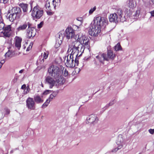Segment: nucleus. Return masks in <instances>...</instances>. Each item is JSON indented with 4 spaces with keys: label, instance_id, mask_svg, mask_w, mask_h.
Instances as JSON below:
<instances>
[{
    "label": "nucleus",
    "instance_id": "obj_6",
    "mask_svg": "<svg viewBox=\"0 0 154 154\" xmlns=\"http://www.w3.org/2000/svg\"><path fill=\"white\" fill-rule=\"evenodd\" d=\"M43 14V10L38 6L34 7L32 12L31 15L34 19L40 18Z\"/></svg>",
    "mask_w": 154,
    "mask_h": 154
},
{
    "label": "nucleus",
    "instance_id": "obj_46",
    "mask_svg": "<svg viewBox=\"0 0 154 154\" xmlns=\"http://www.w3.org/2000/svg\"><path fill=\"white\" fill-rule=\"evenodd\" d=\"M58 93V91H54L53 92V93L52 94L55 97L56 96L57 94Z\"/></svg>",
    "mask_w": 154,
    "mask_h": 154
},
{
    "label": "nucleus",
    "instance_id": "obj_55",
    "mask_svg": "<svg viewBox=\"0 0 154 154\" xmlns=\"http://www.w3.org/2000/svg\"><path fill=\"white\" fill-rule=\"evenodd\" d=\"M31 48H32V47H30V46H29L28 48H27V50H26V51H29V50L30 49H31Z\"/></svg>",
    "mask_w": 154,
    "mask_h": 154
},
{
    "label": "nucleus",
    "instance_id": "obj_49",
    "mask_svg": "<svg viewBox=\"0 0 154 154\" xmlns=\"http://www.w3.org/2000/svg\"><path fill=\"white\" fill-rule=\"evenodd\" d=\"M8 1V0H0L1 3L4 4L6 3Z\"/></svg>",
    "mask_w": 154,
    "mask_h": 154
},
{
    "label": "nucleus",
    "instance_id": "obj_62",
    "mask_svg": "<svg viewBox=\"0 0 154 154\" xmlns=\"http://www.w3.org/2000/svg\"><path fill=\"white\" fill-rule=\"evenodd\" d=\"M42 87H43V85L42 84Z\"/></svg>",
    "mask_w": 154,
    "mask_h": 154
},
{
    "label": "nucleus",
    "instance_id": "obj_57",
    "mask_svg": "<svg viewBox=\"0 0 154 154\" xmlns=\"http://www.w3.org/2000/svg\"><path fill=\"white\" fill-rule=\"evenodd\" d=\"M2 65V64H1V63H0V69L1 68Z\"/></svg>",
    "mask_w": 154,
    "mask_h": 154
},
{
    "label": "nucleus",
    "instance_id": "obj_9",
    "mask_svg": "<svg viewBox=\"0 0 154 154\" xmlns=\"http://www.w3.org/2000/svg\"><path fill=\"white\" fill-rule=\"evenodd\" d=\"M26 106L28 109L29 110H34L35 108V103L33 99L29 97L26 100Z\"/></svg>",
    "mask_w": 154,
    "mask_h": 154
},
{
    "label": "nucleus",
    "instance_id": "obj_26",
    "mask_svg": "<svg viewBox=\"0 0 154 154\" xmlns=\"http://www.w3.org/2000/svg\"><path fill=\"white\" fill-rule=\"evenodd\" d=\"M115 57V54H113V52L111 50H109L108 51L107 54V57L109 59H113Z\"/></svg>",
    "mask_w": 154,
    "mask_h": 154
},
{
    "label": "nucleus",
    "instance_id": "obj_23",
    "mask_svg": "<svg viewBox=\"0 0 154 154\" xmlns=\"http://www.w3.org/2000/svg\"><path fill=\"white\" fill-rule=\"evenodd\" d=\"M16 18H17V16H16V15H15V14H13L12 13H11L8 17L7 19L10 21L12 22L14 21Z\"/></svg>",
    "mask_w": 154,
    "mask_h": 154
},
{
    "label": "nucleus",
    "instance_id": "obj_19",
    "mask_svg": "<svg viewBox=\"0 0 154 154\" xmlns=\"http://www.w3.org/2000/svg\"><path fill=\"white\" fill-rule=\"evenodd\" d=\"M42 97L43 96L42 95L41 97L38 94H37L34 95L33 99L35 103L38 104L42 103L43 102L44 100L42 98Z\"/></svg>",
    "mask_w": 154,
    "mask_h": 154
},
{
    "label": "nucleus",
    "instance_id": "obj_51",
    "mask_svg": "<svg viewBox=\"0 0 154 154\" xmlns=\"http://www.w3.org/2000/svg\"><path fill=\"white\" fill-rule=\"evenodd\" d=\"M150 13L151 14V15L152 16L154 17V10L151 11L150 12Z\"/></svg>",
    "mask_w": 154,
    "mask_h": 154
},
{
    "label": "nucleus",
    "instance_id": "obj_38",
    "mask_svg": "<svg viewBox=\"0 0 154 154\" xmlns=\"http://www.w3.org/2000/svg\"><path fill=\"white\" fill-rule=\"evenodd\" d=\"M72 28L75 29V30L79 31L80 30V28L78 26L74 25L72 26Z\"/></svg>",
    "mask_w": 154,
    "mask_h": 154
},
{
    "label": "nucleus",
    "instance_id": "obj_13",
    "mask_svg": "<svg viewBox=\"0 0 154 154\" xmlns=\"http://www.w3.org/2000/svg\"><path fill=\"white\" fill-rule=\"evenodd\" d=\"M87 120L89 123L95 124L97 123L98 119L96 115L91 114L87 117Z\"/></svg>",
    "mask_w": 154,
    "mask_h": 154
},
{
    "label": "nucleus",
    "instance_id": "obj_33",
    "mask_svg": "<svg viewBox=\"0 0 154 154\" xmlns=\"http://www.w3.org/2000/svg\"><path fill=\"white\" fill-rule=\"evenodd\" d=\"M75 66V64L74 63V59H72L71 62H69V66L70 68H73Z\"/></svg>",
    "mask_w": 154,
    "mask_h": 154
},
{
    "label": "nucleus",
    "instance_id": "obj_24",
    "mask_svg": "<svg viewBox=\"0 0 154 154\" xmlns=\"http://www.w3.org/2000/svg\"><path fill=\"white\" fill-rule=\"evenodd\" d=\"M74 57H72V56L70 54V55H68L66 57V62L65 63L67 66L68 67L69 66V62H71L72 59H74Z\"/></svg>",
    "mask_w": 154,
    "mask_h": 154
},
{
    "label": "nucleus",
    "instance_id": "obj_56",
    "mask_svg": "<svg viewBox=\"0 0 154 154\" xmlns=\"http://www.w3.org/2000/svg\"><path fill=\"white\" fill-rule=\"evenodd\" d=\"M77 20L78 21H81V18H77Z\"/></svg>",
    "mask_w": 154,
    "mask_h": 154
},
{
    "label": "nucleus",
    "instance_id": "obj_45",
    "mask_svg": "<svg viewBox=\"0 0 154 154\" xmlns=\"http://www.w3.org/2000/svg\"><path fill=\"white\" fill-rule=\"evenodd\" d=\"M119 149V146H118L117 148H116L112 150L111 152H116L119 149Z\"/></svg>",
    "mask_w": 154,
    "mask_h": 154
},
{
    "label": "nucleus",
    "instance_id": "obj_15",
    "mask_svg": "<svg viewBox=\"0 0 154 154\" xmlns=\"http://www.w3.org/2000/svg\"><path fill=\"white\" fill-rule=\"evenodd\" d=\"M115 13L117 14L118 16V17L119 18L120 21L123 22L125 21L126 18L123 15V11L121 8L118 9Z\"/></svg>",
    "mask_w": 154,
    "mask_h": 154
},
{
    "label": "nucleus",
    "instance_id": "obj_53",
    "mask_svg": "<svg viewBox=\"0 0 154 154\" xmlns=\"http://www.w3.org/2000/svg\"><path fill=\"white\" fill-rule=\"evenodd\" d=\"M5 60H2L1 62H0V63H1V64H2V65L3 64H4L5 62Z\"/></svg>",
    "mask_w": 154,
    "mask_h": 154
},
{
    "label": "nucleus",
    "instance_id": "obj_11",
    "mask_svg": "<svg viewBox=\"0 0 154 154\" xmlns=\"http://www.w3.org/2000/svg\"><path fill=\"white\" fill-rule=\"evenodd\" d=\"M10 13H12L16 15L17 18H19L22 14V11L20 8L17 7H13L10 11Z\"/></svg>",
    "mask_w": 154,
    "mask_h": 154
},
{
    "label": "nucleus",
    "instance_id": "obj_12",
    "mask_svg": "<svg viewBox=\"0 0 154 154\" xmlns=\"http://www.w3.org/2000/svg\"><path fill=\"white\" fill-rule=\"evenodd\" d=\"M66 35L67 39L72 38L74 37L75 32L74 30L70 27H68L66 30Z\"/></svg>",
    "mask_w": 154,
    "mask_h": 154
},
{
    "label": "nucleus",
    "instance_id": "obj_47",
    "mask_svg": "<svg viewBox=\"0 0 154 154\" xmlns=\"http://www.w3.org/2000/svg\"><path fill=\"white\" fill-rule=\"evenodd\" d=\"M51 11H47V13L48 15H51L53 14V13Z\"/></svg>",
    "mask_w": 154,
    "mask_h": 154
},
{
    "label": "nucleus",
    "instance_id": "obj_20",
    "mask_svg": "<svg viewBox=\"0 0 154 154\" xmlns=\"http://www.w3.org/2000/svg\"><path fill=\"white\" fill-rule=\"evenodd\" d=\"M49 54L48 52V51H45L44 52L43 54V58H42V56H39V60H38L37 63H39V61H40V63L41 64H42L44 62V59H46L48 57Z\"/></svg>",
    "mask_w": 154,
    "mask_h": 154
},
{
    "label": "nucleus",
    "instance_id": "obj_39",
    "mask_svg": "<svg viewBox=\"0 0 154 154\" xmlns=\"http://www.w3.org/2000/svg\"><path fill=\"white\" fill-rule=\"evenodd\" d=\"M51 91L49 90H46L44 91L42 94V95L43 96V95H47L50 93Z\"/></svg>",
    "mask_w": 154,
    "mask_h": 154
},
{
    "label": "nucleus",
    "instance_id": "obj_60",
    "mask_svg": "<svg viewBox=\"0 0 154 154\" xmlns=\"http://www.w3.org/2000/svg\"><path fill=\"white\" fill-rule=\"evenodd\" d=\"M69 49H68V52H69Z\"/></svg>",
    "mask_w": 154,
    "mask_h": 154
},
{
    "label": "nucleus",
    "instance_id": "obj_25",
    "mask_svg": "<svg viewBox=\"0 0 154 154\" xmlns=\"http://www.w3.org/2000/svg\"><path fill=\"white\" fill-rule=\"evenodd\" d=\"M19 6L22 8L23 11L24 12H26L28 10V4L24 3H20L19 4Z\"/></svg>",
    "mask_w": 154,
    "mask_h": 154
},
{
    "label": "nucleus",
    "instance_id": "obj_2",
    "mask_svg": "<svg viewBox=\"0 0 154 154\" xmlns=\"http://www.w3.org/2000/svg\"><path fill=\"white\" fill-rule=\"evenodd\" d=\"M48 72L50 75L54 78V79H59L63 77L60 74V69L57 66L51 65L48 69Z\"/></svg>",
    "mask_w": 154,
    "mask_h": 154
},
{
    "label": "nucleus",
    "instance_id": "obj_48",
    "mask_svg": "<svg viewBox=\"0 0 154 154\" xmlns=\"http://www.w3.org/2000/svg\"><path fill=\"white\" fill-rule=\"evenodd\" d=\"M149 132L151 134H153L154 133V129H150L149 130Z\"/></svg>",
    "mask_w": 154,
    "mask_h": 154
},
{
    "label": "nucleus",
    "instance_id": "obj_8",
    "mask_svg": "<svg viewBox=\"0 0 154 154\" xmlns=\"http://www.w3.org/2000/svg\"><path fill=\"white\" fill-rule=\"evenodd\" d=\"M26 31V37L29 39L34 37L36 35V31L35 28L32 26L31 24L29 25V27Z\"/></svg>",
    "mask_w": 154,
    "mask_h": 154
},
{
    "label": "nucleus",
    "instance_id": "obj_30",
    "mask_svg": "<svg viewBox=\"0 0 154 154\" xmlns=\"http://www.w3.org/2000/svg\"><path fill=\"white\" fill-rule=\"evenodd\" d=\"M115 50L116 51H118L122 49V47L120 43H118L115 46Z\"/></svg>",
    "mask_w": 154,
    "mask_h": 154
},
{
    "label": "nucleus",
    "instance_id": "obj_35",
    "mask_svg": "<svg viewBox=\"0 0 154 154\" xmlns=\"http://www.w3.org/2000/svg\"><path fill=\"white\" fill-rule=\"evenodd\" d=\"M96 7L94 6L93 8H91L89 11V13L90 14H92L93 12L96 10Z\"/></svg>",
    "mask_w": 154,
    "mask_h": 154
},
{
    "label": "nucleus",
    "instance_id": "obj_44",
    "mask_svg": "<svg viewBox=\"0 0 154 154\" xmlns=\"http://www.w3.org/2000/svg\"><path fill=\"white\" fill-rule=\"evenodd\" d=\"M81 51H82V53H83L85 50V48H87L85 47V46H84L82 45L81 46Z\"/></svg>",
    "mask_w": 154,
    "mask_h": 154
},
{
    "label": "nucleus",
    "instance_id": "obj_61",
    "mask_svg": "<svg viewBox=\"0 0 154 154\" xmlns=\"http://www.w3.org/2000/svg\"><path fill=\"white\" fill-rule=\"evenodd\" d=\"M81 54H80V55H79V56H80L81 55Z\"/></svg>",
    "mask_w": 154,
    "mask_h": 154
},
{
    "label": "nucleus",
    "instance_id": "obj_32",
    "mask_svg": "<svg viewBox=\"0 0 154 154\" xmlns=\"http://www.w3.org/2000/svg\"><path fill=\"white\" fill-rule=\"evenodd\" d=\"M30 90V88L29 87V86L28 85L26 88L24 90L23 94H26L29 92Z\"/></svg>",
    "mask_w": 154,
    "mask_h": 154
},
{
    "label": "nucleus",
    "instance_id": "obj_16",
    "mask_svg": "<svg viewBox=\"0 0 154 154\" xmlns=\"http://www.w3.org/2000/svg\"><path fill=\"white\" fill-rule=\"evenodd\" d=\"M79 47H76L75 45H74L73 47L70 49V51L72 50V52L70 54L72 56V57H77L79 52Z\"/></svg>",
    "mask_w": 154,
    "mask_h": 154
},
{
    "label": "nucleus",
    "instance_id": "obj_37",
    "mask_svg": "<svg viewBox=\"0 0 154 154\" xmlns=\"http://www.w3.org/2000/svg\"><path fill=\"white\" fill-rule=\"evenodd\" d=\"M74 63L75 66H78L79 64V61L77 57H75V60H74Z\"/></svg>",
    "mask_w": 154,
    "mask_h": 154
},
{
    "label": "nucleus",
    "instance_id": "obj_18",
    "mask_svg": "<svg viewBox=\"0 0 154 154\" xmlns=\"http://www.w3.org/2000/svg\"><path fill=\"white\" fill-rule=\"evenodd\" d=\"M29 25H31V24L30 23L28 22H26L23 24L20 25L18 27L17 29L18 32L20 31H23L26 29L27 26H28V27H29Z\"/></svg>",
    "mask_w": 154,
    "mask_h": 154
},
{
    "label": "nucleus",
    "instance_id": "obj_52",
    "mask_svg": "<svg viewBox=\"0 0 154 154\" xmlns=\"http://www.w3.org/2000/svg\"><path fill=\"white\" fill-rule=\"evenodd\" d=\"M64 75L65 76H66L67 75H68V72L67 71H66H66H65Z\"/></svg>",
    "mask_w": 154,
    "mask_h": 154
},
{
    "label": "nucleus",
    "instance_id": "obj_14",
    "mask_svg": "<svg viewBox=\"0 0 154 154\" xmlns=\"http://www.w3.org/2000/svg\"><path fill=\"white\" fill-rule=\"evenodd\" d=\"M116 13L111 14L109 17V21L110 22L116 23L119 22V19Z\"/></svg>",
    "mask_w": 154,
    "mask_h": 154
},
{
    "label": "nucleus",
    "instance_id": "obj_21",
    "mask_svg": "<svg viewBox=\"0 0 154 154\" xmlns=\"http://www.w3.org/2000/svg\"><path fill=\"white\" fill-rule=\"evenodd\" d=\"M116 143L118 146H119V149H121L122 147L124 144L123 139L121 135H120L119 136Z\"/></svg>",
    "mask_w": 154,
    "mask_h": 154
},
{
    "label": "nucleus",
    "instance_id": "obj_29",
    "mask_svg": "<svg viewBox=\"0 0 154 154\" xmlns=\"http://www.w3.org/2000/svg\"><path fill=\"white\" fill-rule=\"evenodd\" d=\"M50 102V100L47 99L46 101L43 104L42 107L43 108H44L48 106Z\"/></svg>",
    "mask_w": 154,
    "mask_h": 154
},
{
    "label": "nucleus",
    "instance_id": "obj_31",
    "mask_svg": "<svg viewBox=\"0 0 154 154\" xmlns=\"http://www.w3.org/2000/svg\"><path fill=\"white\" fill-rule=\"evenodd\" d=\"M140 13L139 10L137 11L134 13V14H133L134 18V19H137L138 18L139 16Z\"/></svg>",
    "mask_w": 154,
    "mask_h": 154
},
{
    "label": "nucleus",
    "instance_id": "obj_7",
    "mask_svg": "<svg viewBox=\"0 0 154 154\" xmlns=\"http://www.w3.org/2000/svg\"><path fill=\"white\" fill-rule=\"evenodd\" d=\"M11 26L10 25L5 26L0 34V36L5 38L9 37L11 34Z\"/></svg>",
    "mask_w": 154,
    "mask_h": 154
},
{
    "label": "nucleus",
    "instance_id": "obj_34",
    "mask_svg": "<svg viewBox=\"0 0 154 154\" xmlns=\"http://www.w3.org/2000/svg\"><path fill=\"white\" fill-rule=\"evenodd\" d=\"M13 52L12 51L9 50L8 52L6 53L5 54V56L6 57H9L12 54Z\"/></svg>",
    "mask_w": 154,
    "mask_h": 154
},
{
    "label": "nucleus",
    "instance_id": "obj_54",
    "mask_svg": "<svg viewBox=\"0 0 154 154\" xmlns=\"http://www.w3.org/2000/svg\"><path fill=\"white\" fill-rule=\"evenodd\" d=\"M24 70V69H21L19 71V72L20 73H23V72Z\"/></svg>",
    "mask_w": 154,
    "mask_h": 154
},
{
    "label": "nucleus",
    "instance_id": "obj_40",
    "mask_svg": "<svg viewBox=\"0 0 154 154\" xmlns=\"http://www.w3.org/2000/svg\"><path fill=\"white\" fill-rule=\"evenodd\" d=\"M54 98H55V97H54L52 94H51L50 95L48 99H47L48 100H50V102L53 99H54Z\"/></svg>",
    "mask_w": 154,
    "mask_h": 154
},
{
    "label": "nucleus",
    "instance_id": "obj_3",
    "mask_svg": "<svg viewBox=\"0 0 154 154\" xmlns=\"http://www.w3.org/2000/svg\"><path fill=\"white\" fill-rule=\"evenodd\" d=\"M101 29L100 26L93 21L91 24L88 30V33L91 36H96L100 32Z\"/></svg>",
    "mask_w": 154,
    "mask_h": 154
},
{
    "label": "nucleus",
    "instance_id": "obj_42",
    "mask_svg": "<svg viewBox=\"0 0 154 154\" xmlns=\"http://www.w3.org/2000/svg\"><path fill=\"white\" fill-rule=\"evenodd\" d=\"M43 24V21L41 22L38 25V28H41L42 27Z\"/></svg>",
    "mask_w": 154,
    "mask_h": 154
},
{
    "label": "nucleus",
    "instance_id": "obj_22",
    "mask_svg": "<svg viewBox=\"0 0 154 154\" xmlns=\"http://www.w3.org/2000/svg\"><path fill=\"white\" fill-rule=\"evenodd\" d=\"M22 39L19 37H17L16 38L15 42V46L17 48L18 50L20 49L21 46V42Z\"/></svg>",
    "mask_w": 154,
    "mask_h": 154
},
{
    "label": "nucleus",
    "instance_id": "obj_1",
    "mask_svg": "<svg viewBox=\"0 0 154 154\" xmlns=\"http://www.w3.org/2000/svg\"><path fill=\"white\" fill-rule=\"evenodd\" d=\"M55 79L50 76H48L45 78V83L48 85L50 88H52L55 85L58 87L63 85L65 82L63 77Z\"/></svg>",
    "mask_w": 154,
    "mask_h": 154
},
{
    "label": "nucleus",
    "instance_id": "obj_41",
    "mask_svg": "<svg viewBox=\"0 0 154 154\" xmlns=\"http://www.w3.org/2000/svg\"><path fill=\"white\" fill-rule=\"evenodd\" d=\"M5 111L6 113H5V115H8L10 113V110L9 109H8L7 108H5Z\"/></svg>",
    "mask_w": 154,
    "mask_h": 154
},
{
    "label": "nucleus",
    "instance_id": "obj_5",
    "mask_svg": "<svg viewBox=\"0 0 154 154\" xmlns=\"http://www.w3.org/2000/svg\"><path fill=\"white\" fill-rule=\"evenodd\" d=\"M93 21L100 26L102 29H104L108 25V21L107 18L100 16L96 17Z\"/></svg>",
    "mask_w": 154,
    "mask_h": 154
},
{
    "label": "nucleus",
    "instance_id": "obj_17",
    "mask_svg": "<svg viewBox=\"0 0 154 154\" xmlns=\"http://www.w3.org/2000/svg\"><path fill=\"white\" fill-rule=\"evenodd\" d=\"M96 58L99 60V61L103 63L104 60L108 61V58L107 57V55L106 54L103 53L101 54H99L98 56L96 57Z\"/></svg>",
    "mask_w": 154,
    "mask_h": 154
},
{
    "label": "nucleus",
    "instance_id": "obj_4",
    "mask_svg": "<svg viewBox=\"0 0 154 154\" xmlns=\"http://www.w3.org/2000/svg\"><path fill=\"white\" fill-rule=\"evenodd\" d=\"M75 39L82 45L85 46L87 49H89L90 47L89 39L85 35L80 33L75 36Z\"/></svg>",
    "mask_w": 154,
    "mask_h": 154
},
{
    "label": "nucleus",
    "instance_id": "obj_43",
    "mask_svg": "<svg viewBox=\"0 0 154 154\" xmlns=\"http://www.w3.org/2000/svg\"><path fill=\"white\" fill-rule=\"evenodd\" d=\"M114 102H115V100H112V101L108 105H107L106 106V107H108L109 106L112 105L114 103Z\"/></svg>",
    "mask_w": 154,
    "mask_h": 154
},
{
    "label": "nucleus",
    "instance_id": "obj_28",
    "mask_svg": "<svg viewBox=\"0 0 154 154\" xmlns=\"http://www.w3.org/2000/svg\"><path fill=\"white\" fill-rule=\"evenodd\" d=\"M45 6L48 11H51V7L50 5V3L48 1L46 2Z\"/></svg>",
    "mask_w": 154,
    "mask_h": 154
},
{
    "label": "nucleus",
    "instance_id": "obj_50",
    "mask_svg": "<svg viewBox=\"0 0 154 154\" xmlns=\"http://www.w3.org/2000/svg\"><path fill=\"white\" fill-rule=\"evenodd\" d=\"M26 86L25 84H23L21 86V88L22 89H25L26 88Z\"/></svg>",
    "mask_w": 154,
    "mask_h": 154
},
{
    "label": "nucleus",
    "instance_id": "obj_36",
    "mask_svg": "<svg viewBox=\"0 0 154 154\" xmlns=\"http://www.w3.org/2000/svg\"><path fill=\"white\" fill-rule=\"evenodd\" d=\"M5 26V24L2 21L0 22V30L3 29L4 26Z\"/></svg>",
    "mask_w": 154,
    "mask_h": 154
},
{
    "label": "nucleus",
    "instance_id": "obj_58",
    "mask_svg": "<svg viewBox=\"0 0 154 154\" xmlns=\"http://www.w3.org/2000/svg\"><path fill=\"white\" fill-rule=\"evenodd\" d=\"M151 2L154 4V0H151Z\"/></svg>",
    "mask_w": 154,
    "mask_h": 154
},
{
    "label": "nucleus",
    "instance_id": "obj_59",
    "mask_svg": "<svg viewBox=\"0 0 154 154\" xmlns=\"http://www.w3.org/2000/svg\"><path fill=\"white\" fill-rule=\"evenodd\" d=\"M13 152V150H11V151L10 152H11V153H12Z\"/></svg>",
    "mask_w": 154,
    "mask_h": 154
},
{
    "label": "nucleus",
    "instance_id": "obj_10",
    "mask_svg": "<svg viewBox=\"0 0 154 154\" xmlns=\"http://www.w3.org/2000/svg\"><path fill=\"white\" fill-rule=\"evenodd\" d=\"M64 36V35L60 32L56 35V40L55 44V48H58L62 44Z\"/></svg>",
    "mask_w": 154,
    "mask_h": 154
},
{
    "label": "nucleus",
    "instance_id": "obj_27",
    "mask_svg": "<svg viewBox=\"0 0 154 154\" xmlns=\"http://www.w3.org/2000/svg\"><path fill=\"white\" fill-rule=\"evenodd\" d=\"M127 5L130 8H133L135 6L134 2L132 0H129Z\"/></svg>",
    "mask_w": 154,
    "mask_h": 154
}]
</instances>
